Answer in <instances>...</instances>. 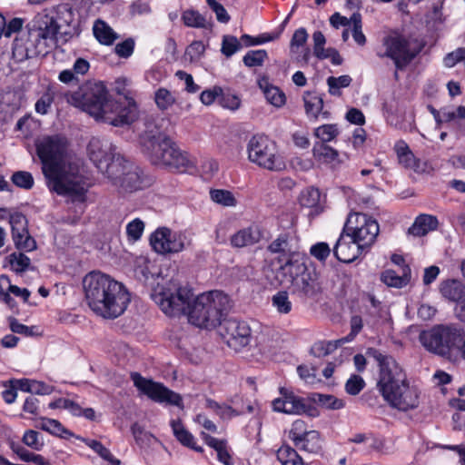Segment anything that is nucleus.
<instances>
[{"instance_id": "f257e3e1", "label": "nucleus", "mask_w": 465, "mask_h": 465, "mask_svg": "<svg viewBox=\"0 0 465 465\" xmlns=\"http://www.w3.org/2000/svg\"><path fill=\"white\" fill-rule=\"evenodd\" d=\"M151 297L166 315H187L192 324L201 328L220 325L231 307L229 297L220 291L202 293L193 298L191 290L174 281L157 284Z\"/></svg>"}, {"instance_id": "f03ea898", "label": "nucleus", "mask_w": 465, "mask_h": 465, "mask_svg": "<svg viewBox=\"0 0 465 465\" xmlns=\"http://www.w3.org/2000/svg\"><path fill=\"white\" fill-rule=\"evenodd\" d=\"M67 145L66 138L59 134L43 136L35 142L48 189L61 196H83L86 192L84 177Z\"/></svg>"}, {"instance_id": "7ed1b4c3", "label": "nucleus", "mask_w": 465, "mask_h": 465, "mask_svg": "<svg viewBox=\"0 0 465 465\" xmlns=\"http://www.w3.org/2000/svg\"><path fill=\"white\" fill-rule=\"evenodd\" d=\"M83 287L89 307L103 318H117L124 312L130 302V294L124 286L100 272L86 274Z\"/></svg>"}, {"instance_id": "20e7f679", "label": "nucleus", "mask_w": 465, "mask_h": 465, "mask_svg": "<svg viewBox=\"0 0 465 465\" xmlns=\"http://www.w3.org/2000/svg\"><path fill=\"white\" fill-rule=\"evenodd\" d=\"M68 102L81 108L97 120L114 126L129 125L134 123L135 111L134 105L127 113L115 116L114 104L107 99V90L102 83L87 82L68 97Z\"/></svg>"}, {"instance_id": "39448f33", "label": "nucleus", "mask_w": 465, "mask_h": 465, "mask_svg": "<svg viewBox=\"0 0 465 465\" xmlns=\"http://www.w3.org/2000/svg\"><path fill=\"white\" fill-rule=\"evenodd\" d=\"M59 25L45 10L38 14L13 44V55L18 61L45 55L56 45Z\"/></svg>"}, {"instance_id": "423d86ee", "label": "nucleus", "mask_w": 465, "mask_h": 465, "mask_svg": "<svg viewBox=\"0 0 465 465\" xmlns=\"http://www.w3.org/2000/svg\"><path fill=\"white\" fill-rule=\"evenodd\" d=\"M143 153L152 163L167 166L179 172L193 167V162L180 148L152 122H147L145 130L140 135Z\"/></svg>"}, {"instance_id": "0eeeda50", "label": "nucleus", "mask_w": 465, "mask_h": 465, "mask_svg": "<svg viewBox=\"0 0 465 465\" xmlns=\"http://www.w3.org/2000/svg\"><path fill=\"white\" fill-rule=\"evenodd\" d=\"M419 341L428 351L450 361L465 358V331L454 325L439 324L422 331Z\"/></svg>"}, {"instance_id": "6e6552de", "label": "nucleus", "mask_w": 465, "mask_h": 465, "mask_svg": "<svg viewBox=\"0 0 465 465\" xmlns=\"http://www.w3.org/2000/svg\"><path fill=\"white\" fill-rule=\"evenodd\" d=\"M297 254L291 255L276 271L278 283L300 296L312 297L320 291L316 273L306 269L303 262L297 259Z\"/></svg>"}, {"instance_id": "1a4fd4ad", "label": "nucleus", "mask_w": 465, "mask_h": 465, "mask_svg": "<svg viewBox=\"0 0 465 465\" xmlns=\"http://www.w3.org/2000/svg\"><path fill=\"white\" fill-rule=\"evenodd\" d=\"M367 354L378 363L377 389L382 397L408 380L404 370L392 356L377 349H369Z\"/></svg>"}, {"instance_id": "9d476101", "label": "nucleus", "mask_w": 465, "mask_h": 465, "mask_svg": "<svg viewBox=\"0 0 465 465\" xmlns=\"http://www.w3.org/2000/svg\"><path fill=\"white\" fill-rule=\"evenodd\" d=\"M247 151L249 160L262 168L272 172L285 168L276 143L265 135L252 136L248 143Z\"/></svg>"}, {"instance_id": "9b49d317", "label": "nucleus", "mask_w": 465, "mask_h": 465, "mask_svg": "<svg viewBox=\"0 0 465 465\" xmlns=\"http://www.w3.org/2000/svg\"><path fill=\"white\" fill-rule=\"evenodd\" d=\"M113 186L121 194L132 193L149 187L152 180L136 164L127 161L124 157L119 162L114 174L106 176Z\"/></svg>"}, {"instance_id": "f8f14e48", "label": "nucleus", "mask_w": 465, "mask_h": 465, "mask_svg": "<svg viewBox=\"0 0 465 465\" xmlns=\"http://www.w3.org/2000/svg\"><path fill=\"white\" fill-rule=\"evenodd\" d=\"M87 153L90 160L105 177L114 174L119 162L124 157L117 148L107 139L93 137L88 143Z\"/></svg>"}, {"instance_id": "ddd939ff", "label": "nucleus", "mask_w": 465, "mask_h": 465, "mask_svg": "<svg viewBox=\"0 0 465 465\" xmlns=\"http://www.w3.org/2000/svg\"><path fill=\"white\" fill-rule=\"evenodd\" d=\"M343 230L350 239H353L364 250L375 242L379 224L366 214L352 213L349 215Z\"/></svg>"}, {"instance_id": "4468645a", "label": "nucleus", "mask_w": 465, "mask_h": 465, "mask_svg": "<svg viewBox=\"0 0 465 465\" xmlns=\"http://www.w3.org/2000/svg\"><path fill=\"white\" fill-rule=\"evenodd\" d=\"M385 55L391 58L398 69H402L421 51L422 45L401 35L389 36L384 40Z\"/></svg>"}, {"instance_id": "2eb2a0df", "label": "nucleus", "mask_w": 465, "mask_h": 465, "mask_svg": "<svg viewBox=\"0 0 465 465\" xmlns=\"http://www.w3.org/2000/svg\"><path fill=\"white\" fill-rule=\"evenodd\" d=\"M150 244L157 253L170 254L183 251L191 244V241L184 232L163 227L151 234Z\"/></svg>"}, {"instance_id": "dca6fc26", "label": "nucleus", "mask_w": 465, "mask_h": 465, "mask_svg": "<svg viewBox=\"0 0 465 465\" xmlns=\"http://www.w3.org/2000/svg\"><path fill=\"white\" fill-rule=\"evenodd\" d=\"M220 325L223 339L235 351H240L250 344L252 331L245 322L228 319Z\"/></svg>"}, {"instance_id": "f3484780", "label": "nucleus", "mask_w": 465, "mask_h": 465, "mask_svg": "<svg viewBox=\"0 0 465 465\" xmlns=\"http://www.w3.org/2000/svg\"><path fill=\"white\" fill-rule=\"evenodd\" d=\"M131 378L134 386L153 401L157 402H168L176 406L182 403L181 396L170 391L163 384L154 382L152 380H147L137 372L132 373Z\"/></svg>"}, {"instance_id": "a211bd4d", "label": "nucleus", "mask_w": 465, "mask_h": 465, "mask_svg": "<svg viewBox=\"0 0 465 465\" xmlns=\"http://www.w3.org/2000/svg\"><path fill=\"white\" fill-rule=\"evenodd\" d=\"M383 399L399 411H408L416 409L420 404V391L410 386L408 380L393 391L383 396Z\"/></svg>"}, {"instance_id": "6ab92c4d", "label": "nucleus", "mask_w": 465, "mask_h": 465, "mask_svg": "<svg viewBox=\"0 0 465 465\" xmlns=\"http://www.w3.org/2000/svg\"><path fill=\"white\" fill-rule=\"evenodd\" d=\"M281 397L274 399L272 402L274 411L286 414L301 415L309 410L304 400L284 388L280 390Z\"/></svg>"}, {"instance_id": "aec40b11", "label": "nucleus", "mask_w": 465, "mask_h": 465, "mask_svg": "<svg viewBox=\"0 0 465 465\" xmlns=\"http://www.w3.org/2000/svg\"><path fill=\"white\" fill-rule=\"evenodd\" d=\"M12 236L17 249L30 252L36 248V242L27 230V220L22 213H15L10 216Z\"/></svg>"}, {"instance_id": "412c9836", "label": "nucleus", "mask_w": 465, "mask_h": 465, "mask_svg": "<svg viewBox=\"0 0 465 465\" xmlns=\"http://www.w3.org/2000/svg\"><path fill=\"white\" fill-rule=\"evenodd\" d=\"M129 84L130 81L127 78L120 77L116 79L114 82V90L120 95V98L115 101H111L114 104L115 116L126 114L127 108L134 105L135 111V116L134 117V122L138 118V109L134 100L131 96V91L128 89Z\"/></svg>"}, {"instance_id": "4be33fe9", "label": "nucleus", "mask_w": 465, "mask_h": 465, "mask_svg": "<svg viewBox=\"0 0 465 465\" xmlns=\"http://www.w3.org/2000/svg\"><path fill=\"white\" fill-rule=\"evenodd\" d=\"M363 249L353 240L348 237V233L343 231L338 239L334 248L333 254L342 262H351L356 260Z\"/></svg>"}, {"instance_id": "5701e85b", "label": "nucleus", "mask_w": 465, "mask_h": 465, "mask_svg": "<svg viewBox=\"0 0 465 465\" xmlns=\"http://www.w3.org/2000/svg\"><path fill=\"white\" fill-rule=\"evenodd\" d=\"M262 238V232L258 226H250L235 232L231 237V244L235 248H242L258 242Z\"/></svg>"}, {"instance_id": "b1692460", "label": "nucleus", "mask_w": 465, "mask_h": 465, "mask_svg": "<svg viewBox=\"0 0 465 465\" xmlns=\"http://www.w3.org/2000/svg\"><path fill=\"white\" fill-rule=\"evenodd\" d=\"M23 97L17 92L5 93L0 101V114L4 121L10 119L22 106Z\"/></svg>"}, {"instance_id": "393cba45", "label": "nucleus", "mask_w": 465, "mask_h": 465, "mask_svg": "<svg viewBox=\"0 0 465 465\" xmlns=\"http://www.w3.org/2000/svg\"><path fill=\"white\" fill-rule=\"evenodd\" d=\"M395 151L400 164L404 168L413 170L417 173L423 171V168L420 166V161L414 156L405 142L399 141L395 144Z\"/></svg>"}, {"instance_id": "a878e982", "label": "nucleus", "mask_w": 465, "mask_h": 465, "mask_svg": "<svg viewBox=\"0 0 465 465\" xmlns=\"http://www.w3.org/2000/svg\"><path fill=\"white\" fill-rule=\"evenodd\" d=\"M438 224L439 223L435 216L420 214L415 219L413 224L409 228L408 232L413 236H424L429 232L436 230Z\"/></svg>"}, {"instance_id": "bb28decb", "label": "nucleus", "mask_w": 465, "mask_h": 465, "mask_svg": "<svg viewBox=\"0 0 465 465\" xmlns=\"http://www.w3.org/2000/svg\"><path fill=\"white\" fill-rule=\"evenodd\" d=\"M440 292L443 298L454 302L465 297V285L459 280L449 279L441 282Z\"/></svg>"}, {"instance_id": "cd10ccee", "label": "nucleus", "mask_w": 465, "mask_h": 465, "mask_svg": "<svg viewBox=\"0 0 465 465\" xmlns=\"http://www.w3.org/2000/svg\"><path fill=\"white\" fill-rule=\"evenodd\" d=\"M93 33L95 39L102 45H112L119 35L104 20L96 19L93 25Z\"/></svg>"}, {"instance_id": "c85d7f7f", "label": "nucleus", "mask_w": 465, "mask_h": 465, "mask_svg": "<svg viewBox=\"0 0 465 465\" xmlns=\"http://www.w3.org/2000/svg\"><path fill=\"white\" fill-rule=\"evenodd\" d=\"M258 85L262 91L266 100L276 107H281L285 104L286 97L282 91L278 87L270 84L269 80L265 77L258 81Z\"/></svg>"}, {"instance_id": "c756f323", "label": "nucleus", "mask_w": 465, "mask_h": 465, "mask_svg": "<svg viewBox=\"0 0 465 465\" xmlns=\"http://www.w3.org/2000/svg\"><path fill=\"white\" fill-rule=\"evenodd\" d=\"M381 281L389 287L402 288L411 281V268L405 265L401 275L393 270H386L381 274Z\"/></svg>"}, {"instance_id": "7c9ffc66", "label": "nucleus", "mask_w": 465, "mask_h": 465, "mask_svg": "<svg viewBox=\"0 0 465 465\" xmlns=\"http://www.w3.org/2000/svg\"><path fill=\"white\" fill-rule=\"evenodd\" d=\"M294 446L300 450L318 454L322 450V440L317 430H311L306 436L301 438L300 441L295 442Z\"/></svg>"}, {"instance_id": "2f4dec72", "label": "nucleus", "mask_w": 465, "mask_h": 465, "mask_svg": "<svg viewBox=\"0 0 465 465\" xmlns=\"http://www.w3.org/2000/svg\"><path fill=\"white\" fill-rule=\"evenodd\" d=\"M171 427L173 435L181 444L191 448L197 452H203V448L195 445L194 437L184 428L180 420H172Z\"/></svg>"}, {"instance_id": "473e14b6", "label": "nucleus", "mask_w": 465, "mask_h": 465, "mask_svg": "<svg viewBox=\"0 0 465 465\" xmlns=\"http://www.w3.org/2000/svg\"><path fill=\"white\" fill-rule=\"evenodd\" d=\"M276 456L282 465H309L298 452L289 445H282L277 450Z\"/></svg>"}, {"instance_id": "72a5a7b5", "label": "nucleus", "mask_w": 465, "mask_h": 465, "mask_svg": "<svg viewBox=\"0 0 465 465\" xmlns=\"http://www.w3.org/2000/svg\"><path fill=\"white\" fill-rule=\"evenodd\" d=\"M314 158L322 163H331L337 161L339 153L324 143H316L312 148Z\"/></svg>"}, {"instance_id": "f704fd0d", "label": "nucleus", "mask_w": 465, "mask_h": 465, "mask_svg": "<svg viewBox=\"0 0 465 465\" xmlns=\"http://www.w3.org/2000/svg\"><path fill=\"white\" fill-rule=\"evenodd\" d=\"M303 101L308 117L316 119L323 107L322 98L316 94L306 92L303 96Z\"/></svg>"}, {"instance_id": "c9c22d12", "label": "nucleus", "mask_w": 465, "mask_h": 465, "mask_svg": "<svg viewBox=\"0 0 465 465\" xmlns=\"http://www.w3.org/2000/svg\"><path fill=\"white\" fill-rule=\"evenodd\" d=\"M38 427L43 430H45L53 435L67 438L72 436L73 433L70 432L67 429H65L60 421L54 419L43 418L40 420L38 423Z\"/></svg>"}, {"instance_id": "e433bc0d", "label": "nucleus", "mask_w": 465, "mask_h": 465, "mask_svg": "<svg viewBox=\"0 0 465 465\" xmlns=\"http://www.w3.org/2000/svg\"><path fill=\"white\" fill-rule=\"evenodd\" d=\"M210 197L213 202L224 207H232L236 205V199L233 194L223 189H213L210 191Z\"/></svg>"}, {"instance_id": "4c0bfd02", "label": "nucleus", "mask_w": 465, "mask_h": 465, "mask_svg": "<svg viewBox=\"0 0 465 465\" xmlns=\"http://www.w3.org/2000/svg\"><path fill=\"white\" fill-rule=\"evenodd\" d=\"M352 79L350 75L344 74L339 77L330 76L327 78L329 93L331 95L340 96L341 94V88L348 87Z\"/></svg>"}, {"instance_id": "58836bf2", "label": "nucleus", "mask_w": 465, "mask_h": 465, "mask_svg": "<svg viewBox=\"0 0 465 465\" xmlns=\"http://www.w3.org/2000/svg\"><path fill=\"white\" fill-rule=\"evenodd\" d=\"M55 92L52 87H47L40 98L36 101L35 108L39 114H46L54 100Z\"/></svg>"}, {"instance_id": "ea45409f", "label": "nucleus", "mask_w": 465, "mask_h": 465, "mask_svg": "<svg viewBox=\"0 0 465 465\" xmlns=\"http://www.w3.org/2000/svg\"><path fill=\"white\" fill-rule=\"evenodd\" d=\"M205 407L215 412L221 419L227 420L237 415V412L230 406L219 404L212 399H206Z\"/></svg>"}, {"instance_id": "a19ab883", "label": "nucleus", "mask_w": 465, "mask_h": 465, "mask_svg": "<svg viewBox=\"0 0 465 465\" xmlns=\"http://www.w3.org/2000/svg\"><path fill=\"white\" fill-rule=\"evenodd\" d=\"M84 442L104 460L111 462L114 465L121 464L120 460L115 459L112 455L111 451L107 448H105L100 441L95 440H84Z\"/></svg>"}, {"instance_id": "79ce46f5", "label": "nucleus", "mask_w": 465, "mask_h": 465, "mask_svg": "<svg viewBox=\"0 0 465 465\" xmlns=\"http://www.w3.org/2000/svg\"><path fill=\"white\" fill-rule=\"evenodd\" d=\"M154 101L157 107L164 111L175 103V97L168 89L159 88L154 94Z\"/></svg>"}, {"instance_id": "37998d69", "label": "nucleus", "mask_w": 465, "mask_h": 465, "mask_svg": "<svg viewBox=\"0 0 465 465\" xmlns=\"http://www.w3.org/2000/svg\"><path fill=\"white\" fill-rule=\"evenodd\" d=\"M267 58L265 50H251L243 56L242 62L247 67H257L262 66Z\"/></svg>"}, {"instance_id": "c03bdc74", "label": "nucleus", "mask_w": 465, "mask_h": 465, "mask_svg": "<svg viewBox=\"0 0 465 465\" xmlns=\"http://www.w3.org/2000/svg\"><path fill=\"white\" fill-rule=\"evenodd\" d=\"M241 48H242V43L237 37L229 35H223V41H222L221 52L226 57H231L232 54H234L236 52H238Z\"/></svg>"}, {"instance_id": "a18cd8bd", "label": "nucleus", "mask_w": 465, "mask_h": 465, "mask_svg": "<svg viewBox=\"0 0 465 465\" xmlns=\"http://www.w3.org/2000/svg\"><path fill=\"white\" fill-rule=\"evenodd\" d=\"M320 192L315 188H307L302 191L300 195V203L302 206L306 208H312L317 206L320 202Z\"/></svg>"}, {"instance_id": "49530a36", "label": "nucleus", "mask_w": 465, "mask_h": 465, "mask_svg": "<svg viewBox=\"0 0 465 465\" xmlns=\"http://www.w3.org/2000/svg\"><path fill=\"white\" fill-rule=\"evenodd\" d=\"M314 134L321 140L320 143H327L339 134V129L336 124H323L316 128Z\"/></svg>"}, {"instance_id": "de8ad7c7", "label": "nucleus", "mask_w": 465, "mask_h": 465, "mask_svg": "<svg viewBox=\"0 0 465 465\" xmlns=\"http://www.w3.org/2000/svg\"><path fill=\"white\" fill-rule=\"evenodd\" d=\"M8 261L15 272H25L30 265V259L22 252H14L8 256Z\"/></svg>"}, {"instance_id": "09e8293b", "label": "nucleus", "mask_w": 465, "mask_h": 465, "mask_svg": "<svg viewBox=\"0 0 465 465\" xmlns=\"http://www.w3.org/2000/svg\"><path fill=\"white\" fill-rule=\"evenodd\" d=\"M352 27V37L359 45H364L366 44V37L362 33V21L361 15L359 12H354L351 15Z\"/></svg>"}, {"instance_id": "8fccbe9b", "label": "nucleus", "mask_w": 465, "mask_h": 465, "mask_svg": "<svg viewBox=\"0 0 465 465\" xmlns=\"http://www.w3.org/2000/svg\"><path fill=\"white\" fill-rule=\"evenodd\" d=\"M182 19L185 25L190 27H205V18L197 11L186 10L183 13Z\"/></svg>"}, {"instance_id": "3c124183", "label": "nucleus", "mask_w": 465, "mask_h": 465, "mask_svg": "<svg viewBox=\"0 0 465 465\" xmlns=\"http://www.w3.org/2000/svg\"><path fill=\"white\" fill-rule=\"evenodd\" d=\"M311 430H308V426L305 421L302 420H296L292 422L290 430L288 431V438L293 442L301 440V438L306 436Z\"/></svg>"}, {"instance_id": "603ef678", "label": "nucleus", "mask_w": 465, "mask_h": 465, "mask_svg": "<svg viewBox=\"0 0 465 465\" xmlns=\"http://www.w3.org/2000/svg\"><path fill=\"white\" fill-rule=\"evenodd\" d=\"M11 180L15 185L25 190H30L34 186V178L29 172L17 171L13 173Z\"/></svg>"}, {"instance_id": "864d4df0", "label": "nucleus", "mask_w": 465, "mask_h": 465, "mask_svg": "<svg viewBox=\"0 0 465 465\" xmlns=\"http://www.w3.org/2000/svg\"><path fill=\"white\" fill-rule=\"evenodd\" d=\"M314 401L330 410H340L344 407V401L332 395L316 393Z\"/></svg>"}, {"instance_id": "5fc2aeb1", "label": "nucleus", "mask_w": 465, "mask_h": 465, "mask_svg": "<svg viewBox=\"0 0 465 465\" xmlns=\"http://www.w3.org/2000/svg\"><path fill=\"white\" fill-rule=\"evenodd\" d=\"M308 39V34L305 28L301 27L297 29L291 39L290 50L292 54H298L299 48L302 47Z\"/></svg>"}, {"instance_id": "6e6d98bb", "label": "nucleus", "mask_w": 465, "mask_h": 465, "mask_svg": "<svg viewBox=\"0 0 465 465\" xmlns=\"http://www.w3.org/2000/svg\"><path fill=\"white\" fill-rule=\"evenodd\" d=\"M272 304L280 313H289L292 310V302L285 292H279L273 295Z\"/></svg>"}, {"instance_id": "4d7b16f0", "label": "nucleus", "mask_w": 465, "mask_h": 465, "mask_svg": "<svg viewBox=\"0 0 465 465\" xmlns=\"http://www.w3.org/2000/svg\"><path fill=\"white\" fill-rule=\"evenodd\" d=\"M288 245L289 243L287 237L281 235L271 242V244L268 246V250L272 253H282L284 256H286V262L291 255L294 254L293 252L291 253L288 251Z\"/></svg>"}, {"instance_id": "13d9d810", "label": "nucleus", "mask_w": 465, "mask_h": 465, "mask_svg": "<svg viewBox=\"0 0 465 465\" xmlns=\"http://www.w3.org/2000/svg\"><path fill=\"white\" fill-rule=\"evenodd\" d=\"M365 387L364 380L360 376L353 374L345 383V391L350 395L359 394Z\"/></svg>"}, {"instance_id": "bf43d9fd", "label": "nucleus", "mask_w": 465, "mask_h": 465, "mask_svg": "<svg viewBox=\"0 0 465 465\" xmlns=\"http://www.w3.org/2000/svg\"><path fill=\"white\" fill-rule=\"evenodd\" d=\"M23 442L35 450H42L44 441L36 430H26L23 436Z\"/></svg>"}, {"instance_id": "052dcab7", "label": "nucleus", "mask_w": 465, "mask_h": 465, "mask_svg": "<svg viewBox=\"0 0 465 465\" xmlns=\"http://www.w3.org/2000/svg\"><path fill=\"white\" fill-rule=\"evenodd\" d=\"M297 371L302 380H303L306 383L315 384L320 381L317 378V369L313 366L308 365H300L297 368Z\"/></svg>"}, {"instance_id": "680f3d73", "label": "nucleus", "mask_w": 465, "mask_h": 465, "mask_svg": "<svg viewBox=\"0 0 465 465\" xmlns=\"http://www.w3.org/2000/svg\"><path fill=\"white\" fill-rule=\"evenodd\" d=\"M3 18V25L0 28V37L4 35L6 37L11 36L13 33H16L21 30L23 26V19L21 18H13L7 25L5 23V17L0 15Z\"/></svg>"}, {"instance_id": "e2e57ef3", "label": "nucleus", "mask_w": 465, "mask_h": 465, "mask_svg": "<svg viewBox=\"0 0 465 465\" xmlns=\"http://www.w3.org/2000/svg\"><path fill=\"white\" fill-rule=\"evenodd\" d=\"M144 230V223L140 219H134L126 226V232L130 239L137 241L141 238Z\"/></svg>"}, {"instance_id": "0e129e2a", "label": "nucleus", "mask_w": 465, "mask_h": 465, "mask_svg": "<svg viewBox=\"0 0 465 465\" xmlns=\"http://www.w3.org/2000/svg\"><path fill=\"white\" fill-rule=\"evenodd\" d=\"M13 284H11V282L9 278L6 275H1L0 276V296L2 297L3 301L7 303L9 306H14V299L10 297L9 292H11Z\"/></svg>"}, {"instance_id": "69168bd1", "label": "nucleus", "mask_w": 465, "mask_h": 465, "mask_svg": "<svg viewBox=\"0 0 465 465\" xmlns=\"http://www.w3.org/2000/svg\"><path fill=\"white\" fill-rule=\"evenodd\" d=\"M223 94V88L220 86H213V88L206 89L201 93L200 100L204 105H211L216 99H220Z\"/></svg>"}, {"instance_id": "338daca9", "label": "nucleus", "mask_w": 465, "mask_h": 465, "mask_svg": "<svg viewBox=\"0 0 465 465\" xmlns=\"http://www.w3.org/2000/svg\"><path fill=\"white\" fill-rule=\"evenodd\" d=\"M219 104L225 109H229L232 111L237 110L241 105L240 98L232 94H224L220 95Z\"/></svg>"}, {"instance_id": "774afa93", "label": "nucleus", "mask_w": 465, "mask_h": 465, "mask_svg": "<svg viewBox=\"0 0 465 465\" xmlns=\"http://www.w3.org/2000/svg\"><path fill=\"white\" fill-rule=\"evenodd\" d=\"M134 49V41L132 38H128L122 43H119L114 47L115 54L124 58H127L132 55Z\"/></svg>"}]
</instances>
